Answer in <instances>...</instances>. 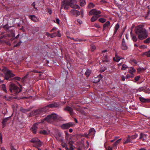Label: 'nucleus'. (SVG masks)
I'll return each mask as SVG.
<instances>
[{
  "label": "nucleus",
  "instance_id": "f257e3e1",
  "mask_svg": "<svg viewBox=\"0 0 150 150\" xmlns=\"http://www.w3.org/2000/svg\"><path fill=\"white\" fill-rule=\"evenodd\" d=\"M135 33L138 36V38L140 40H143L147 37L146 30L142 25H139L136 27L135 29Z\"/></svg>",
  "mask_w": 150,
  "mask_h": 150
},
{
  "label": "nucleus",
  "instance_id": "f03ea898",
  "mask_svg": "<svg viewBox=\"0 0 150 150\" xmlns=\"http://www.w3.org/2000/svg\"><path fill=\"white\" fill-rule=\"evenodd\" d=\"M59 118V116L55 113H53L48 115L43 120H41V123H43L44 120H46L48 122H51L54 120H57Z\"/></svg>",
  "mask_w": 150,
  "mask_h": 150
},
{
  "label": "nucleus",
  "instance_id": "7ed1b4c3",
  "mask_svg": "<svg viewBox=\"0 0 150 150\" xmlns=\"http://www.w3.org/2000/svg\"><path fill=\"white\" fill-rule=\"evenodd\" d=\"M9 90L11 93L14 92L16 94L21 91V90L13 83L11 84L9 86Z\"/></svg>",
  "mask_w": 150,
  "mask_h": 150
},
{
  "label": "nucleus",
  "instance_id": "20e7f679",
  "mask_svg": "<svg viewBox=\"0 0 150 150\" xmlns=\"http://www.w3.org/2000/svg\"><path fill=\"white\" fill-rule=\"evenodd\" d=\"M30 142L35 143L33 146L35 147H40L42 146V143L37 138H34L32 139Z\"/></svg>",
  "mask_w": 150,
  "mask_h": 150
},
{
  "label": "nucleus",
  "instance_id": "39448f33",
  "mask_svg": "<svg viewBox=\"0 0 150 150\" xmlns=\"http://www.w3.org/2000/svg\"><path fill=\"white\" fill-rule=\"evenodd\" d=\"M77 1L76 0H70L69 2V6L72 8L79 9H80V6L79 5L76 4H77Z\"/></svg>",
  "mask_w": 150,
  "mask_h": 150
},
{
  "label": "nucleus",
  "instance_id": "423d86ee",
  "mask_svg": "<svg viewBox=\"0 0 150 150\" xmlns=\"http://www.w3.org/2000/svg\"><path fill=\"white\" fill-rule=\"evenodd\" d=\"M69 6V1L68 0H63L62 3L61 8H64L65 9H67Z\"/></svg>",
  "mask_w": 150,
  "mask_h": 150
},
{
  "label": "nucleus",
  "instance_id": "0eeeda50",
  "mask_svg": "<svg viewBox=\"0 0 150 150\" xmlns=\"http://www.w3.org/2000/svg\"><path fill=\"white\" fill-rule=\"evenodd\" d=\"M101 13V12L100 11H98L96 9H92L89 12L88 15L89 16L92 15H99Z\"/></svg>",
  "mask_w": 150,
  "mask_h": 150
},
{
  "label": "nucleus",
  "instance_id": "6e6552de",
  "mask_svg": "<svg viewBox=\"0 0 150 150\" xmlns=\"http://www.w3.org/2000/svg\"><path fill=\"white\" fill-rule=\"evenodd\" d=\"M74 125V123L72 122H70L68 123L64 124L61 126V128L63 129H67L72 127Z\"/></svg>",
  "mask_w": 150,
  "mask_h": 150
},
{
  "label": "nucleus",
  "instance_id": "1a4fd4ad",
  "mask_svg": "<svg viewBox=\"0 0 150 150\" xmlns=\"http://www.w3.org/2000/svg\"><path fill=\"white\" fill-rule=\"evenodd\" d=\"M15 75L11 73V71L8 70L6 71V74L5 76V79L6 80L9 79L11 77H14Z\"/></svg>",
  "mask_w": 150,
  "mask_h": 150
},
{
  "label": "nucleus",
  "instance_id": "9d476101",
  "mask_svg": "<svg viewBox=\"0 0 150 150\" xmlns=\"http://www.w3.org/2000/svg\"><path fill=\"white\" fill-rule=\"evenodd\" d=\"M61 105L58 103H52L49 104L46 106L47 109L48 108H59Z\"/></svg>",
  "mask_w": 150,
  "mask_h": 150
},
{
  "label": "nucleus",
  "instance_id": "9b49d317",
  "mask_svg": "<svg viewBox=\"0 0 150 150\" xmlns=\"http://www.w3.org/2000/svg\"><path fill=\"white\" fill-rule=\"evenodd\" d=\"M57 29V28L54 27V28L53 29H52L50 32H53V31H54V33H52V34H54V36L55 37L56 36H57L58 37H60L61 36V34L59 33V31L56 32V30Z\"/></svg>",
  "mask_w": 150,
  "mask_h": 150
},
{
  "label": "nucleus",
  "instance_id": "f8f14e48",
  "mask_svg": "<svg viewBox=\"0 0 150 150\" xmlns=\"http://www.w3.org/2000/svg\"><path fill=\"white\" fill-rule=\"evenodd\" d=\"M40 111V114L42 117H43L44 115H43V114H45L46 113L47 111L48 110V109H47L46 107L39 109Z\"/></svg>",
  "mask_w": 150,
  "mask_h": 150
},
{
  "label": "nucleus",
  "instance_id": "ddd939ff",
  "mask_svg": "<svg viewBox=\"0 0 150 150\" xmlns=\"http://www.w3.org/2000/svg\"><path fill=\"white\" fill-rule=\"evenodd\" d=\"M96 131L95 129L93 128H91L89 130L88 134L89 136H92L93 137L95 134Z\"/></svg>",
  "mask_w": 150,
  "mask_h": 150
},
{
  "label": "nucleus",
  "instance_id": "4468645a",
  "mask_svg": "<svg viewBox=\"0 0 150 150\" xmlns=\"http://www.w3.org/2000/svg\"><path fill=\"white\" fill-rule=\"evenodd\" d=\"M38 124V123H36L33 125L32 127L30 129L31 131L34 134H35L37 132L38 127L37 125Z\"/></svg>",
  "mask_w": 150,
  "mask_h": 150
},
{
  "label": "nucleus",
  "instance_id": "2eb2a0df",
  "mask_svg": "<svg viewBox=\"0 0 150 150\" xmlns=\"http://www.w3.org/2000/svg\"><path fill=\"white\" fill-rule=\"evenodd\" d=\"M70 12L72 15L75 16H77L80 14V12L79 11L75 9L71 10Z\"/></svg>",
  "mask_w": 150,
  "mask_h": 150
},
{
  "label": "nucleus",
  "instance_id": "dca6fc26",
  "mask_svg": "<svg viewBox=\"0 0 150 150\" xmlns=\"http://www.w3.org/2000/svg\"><path fill=\"white\" fill-rule=\"evenodd\" d=\"M147 135L146 134L141 133L140 134L139 139L142 140L143 141H146L147 139Z\"/></svg>",
  "mask_w": 150,
  "mask_h": 150
},
{
  "label": "nucleus",
  "instance_id": "f3484780",
  "mask_svg": "<svg viewBox=\"0 0 150 150\" xmlns=\"http://www.w3.org/2000/svg\"><path fill=\"white\" fill-rule=\"evenodd\" d=\"M65 111H68L71 115H72L73 113V110L72 108L69 106H66L64 109Z\"/></svg>",
  "mask_w": 150,
  "mask_h": 150
},
{
  "label": "nucleus",
  "instance_id": "a211bd4d",
  "mask_svg": "<svg viewBox=\"0 0 150 150\" xmlns=\"http://www.w3.org/2000/svg\"><path fill=\"white\" fill-rule=\"evenodd\" d=\"M65 136V138L66 140L67 141L71 140V136L69 135L67 131H65L64 132Z\"/></svg>",
  "mask_w": 150,
  "mask_h": 150
},
{
  "label": "nucleus",
  "instance_id": "6ab92c4d",
  "mask_svg": "<svg viewBox=\"0 0 150 150\" xmlns=\"http://www.w3.org/2000/svg\"><path fill=\"white\" fill-rule=\"evenodd\" d=\"M29 18L34 22H37L39 20V18L35 15H30Z\"/></svg>",
  "mask_w": 150,
  "mask_h": 150
},
{
  "label": "nucleus",
  "instance_id": "aec40b11",
  "mask_svg": "<svg viewBox=\"0 0 150 150\" xmlns=\"http://www.w3.org/2000/svg\"><path fill=\"white\" fill-rule=\"evenodd\" d=\"M140 101L143 103H149L150 102V100L148 99H145L142 97H140L139 98Z\"/></svg>",
  "mask_w": 150,
  "mask_h": 150
},
{
  "label": "nucleus",
  "instance_id": "412c9836",
  "mask_svg": "<svg viewBox=\"0 0 150 150\" xmlns=\"http://www.w3.org/2000/svg\"><path fill=\"white\" fill-rule=\"evenodd\" d=\"M101 16V15L93 16L91 18V22H94L96 21L98 18Z\"/></svg>",
  "mask_w": 150,
  "mask_h": 150
},
{
  "label": "nucleus",
  "instance_id": "4be33fe9",
  "mask_svg": "<svg viewBox=\"0 0 150 150\" xmlns=\"http://www.w3.org/2000/svg\"><path fill=\"white\" fill-rule=\"evenodd\" d=\"M110 23L109 21H108L105 23L103 25V31L106 28H108L110 25Z\"/></svg>",
  "mask_w": 150,
  "mask_h": 150
},
{
  "label": "nucleus",
  "instance_id": "5701e85b",
  "mask_svg": "<svg viewBox=\"0 0 150 150\" xmlns=\"http://www.w3.org/2000/svg\"><path fill=\"white\" fill-rule=\"evenodd\" d=\"M32 113L33 115H36L40 114L39 109L33 111L32 112Z\"/></svg>",
  "mask_w": 150,
  "mask_h": 150
},
{
  "label": "nucleus",
  "instance_id": "b1692460",
  "mask_svg": "<svg viewBox=\"0 0 150 150\" xmlns=\"http://www.w3.org/2000/svg\"><path fill=\"white\" fill-rule=\"evenodd\" d=\"M122 59V58H120V57L118 56L117 54L116 53L115 57H114L113 59L114 61L118 62Z\"/></svg>",
  "mask_w": 150,
  "mask_h": 150
},
{
  "label": "nucleus",
  "instance_id": "393cba45",
  "mask_svg": "<svg viewBox=\"0 0 150 150\" xmlns=\"http://www.w3.org/2000/svg\"><path fill=\"white\" fill-rule=\"evenodd\" d=\"M132 140L131 138V137L128 135L127 138V139L124 142V144L127 143L129 142H132Z\"/></svg>",
  "mask_w": 150,
  "mask_h": 150
},
{
  "label": "nucleus",
  "instance_id": "a878e982",
  "mask_svg": "<svg viewBox=\"0 0 150 150\" xmlns=\"http://www.w3.org/2000/svg\"><path fill=\"white\" fill-rule=\"evenodd\" d=\"M39 30V28L38 27H34L32 29V33L33 34H35Z\"/></svg>",
  "mask_w": 150,
  "mask_h": 150
},
{
  "label": "nucleus",
  "instance_id": "bb28decb",
  "mask_svg": "<svg viewBox=\"0 0 150 150\" xmlns=\"http://www.w3.org/2000/svg\"><path fill=\"white\" fill-rule=\"evenodd\" d=\"M121 48L123 50H126L127 49V47L124 41H122V44L121 46Z\"/></svg>",
  "mask_w": 150,
  "mask_h": 150
},
{
  "label": "nucleus",
  "instance_id": "cd10ccee",
  "mask_svg": "<svg viewBox=\"0 0 150 150\" xmlns=\"http://www.w3.org/2000/svg\"><path fill=\"white\" fill-rule=\"evenodd\" d=\"M79 3L80 6L82 7H83L86 4L85 0H80Z\"/></svg>",
  "mask_w": 150,
  "mask_h": 150
},
{
  "label": "nucleus",
  "instance_id": "c85d7f7f",
  "mask_svg": "<svg viewBox=\"0 0 150 150\" xmlns=\"http://www.w3.org/2000/svg\"><path fill=\"white\" fill-rule=\"evenodd\" d=\"M122 139H120L116 140L115 143L113 144V147H116L117 144L121 141Z\"/></svg>",
  "mask_w": 150,
  "mask_h": 150
},
{
  "label": "nucleus",
  "instance_id": "c756f323",
  "mask_svg": "<svg viewBox=\"0 0 150 150\" xmlns=\"http://www.w3.org/2000/svg\"><path fill=\"white\" fill-rule=\"evenodd\" d=\"M142 55H146L147 57H150V50L148 51L143 53L142 54Z\"/></svg>",
  "mask_w": 150,
  "mask_h": 150
},
{
  "label": "nucleus",
  "instance_id": "7c9ffc66",
  "mask_svg": "<svg viewBox=\"0 0 150 150\" xmlns=\"http://www.w3.org/2000/svg\"><path fill=\"white\" fill-rule=\"evenodd\" d=\"M135 69L133 67H131L128 70V72L131 74H132L133 72H135Z\"/></svg>",
  "mask_w": 150,
  "mask_h": 150
},
{
  "label": "nucleus",
  "instance_id": "2f4dec72",
  "mask_svg": "<svg viewBox=\"0 0 150 150\" xmlns=\"http://www.w3.org/2000/svg\"><path fill=\"white\" fill-rule=\"evenodd\" d=\"M1 89L5 92L6 93H7V91L6 88V86L4 84H3L1 85Z\"/></svg>",
  "mask_w": 150,
  "mask_h": 150
},
{
  "label": "nucleus",
  "instance_id": "473e14b6",
  "mask_svg": "<svg viewBox=\"0 0 150 150\" xmlns=\"http://www.w3.org/2000/svg\"><path fill=\"white\" fill-rule=\"evenodd\" d=\"M91 71L89 69H87L85 73V74L86 76H88L91 74Z\"/></svg>",
  "mask_w": 150,
  "mask_h": 150
},
{
  "label": "nucleus",
  "instance_id": "72a5a7b5",
  "mask_svg": "<svg viewBox=\"0 0 150 150\" xmlns=\"http://www.w3.org/2000/svg\"><path fill=\"white\" fill-rule=\"evenodd\" d=\"M10 118V117L6 118L4 119L3 120L2 123L3 126H5L6 124V123L8 120V119Z\"/></svg>",
  "mask_w": 150,
  "mask_h": 150
},
{
  "label": "nucleus",
  "instance_id": "f704fd0d",
  "mask_svg": "<svg viewBox=\"0 0 150 150\" xmlns=\"http://www.w3.org/2000/svg\"><path fill=\"white\" fill-rule=\"evenodd\" d=\"M119 28V26L118 24L116 25L115 27V30L114 32V34H115L117 31V30Z\"/></svg>",
  "mask_w": 150,
  "mask_h": 150
},
{
  "label": "nucleus",
  "instance_id": "c9c22d12",
  "mask_svg": "<svg viewBox=\"0 0 150 150\" xmlns=\"http://www.w3.org/2000/svg\"><path fill=\"white\" fill-rule=\"evenodd\" d=\"M128 66L125 64H123L122 65L121 68V70H124L128 68Z\"/></svg>",
  "mask_w": 150,
  "mask_h": 150
},
{
  "label": "nucleus",
  "instance_id": "e433bc0d",
  "mask_svg": "<svg viewBox=\"0 0 150 150\" xmlns=\"http://www.w3.org/2000/svg\"><path fill=\"white\" fill-rule=\"evenodd\" d=\"M98 21L100 22L101 23H104L106 21V20L104 18H100L99 19Z\"/></svg>",
  "mask_w": 150,
  "mask_h": 150
},
{
  "label": "nucleus",
  "instance_id": "4c0bfd02",
  "mask_svg": "<svg viewBox=\"0 0 150 150\" xmlns=\"http://www.w3.org/2000/svg\"><path fill=\"white\" fill-rule=\"evenodd\" d=\"M39 132L40 134L44 135H46L47 134V131L45 130H41Z\"/></svg>",
  "mask_w": 150,
  "mask_h": 150
},
{
  "label": "nucleus",
  "instance_id": "58836bf2",
  "mask_svg": "<svg viewBox=\"0 0 150 150\" xmlns=\"http://www.w3.org/2000/svg\"><path fill=\"white\" fill-rule=\"evenodd\" d=\"M46 35L48 37H50L52 38L55 37V36L54 35V34H50L48 32H47L46 33Z\"/></svg>",
  "mask_w": 150,
  "mask_h": 150
},
{
  "label": "nucleus",
  "instance_id": "ea45409f",
  "mask_svg": "<svg viewBox=\"0 0 150 150\" xmlns=\"http://www.w3.org/2000/svg\"><path fill=\"white\" fill-rule=\"evenodd\" d=\"M95 6L94 4L92 3H90L88 5V8H93Z\"/></svg>",
  "mask_w": 150,
  "mask_h": 150
},
{
  "label": "nucleus",
  "instance_id": "a19ab883",
  "mask_svg": "<svg viewBox=\"0 0 150 150\" xmlns=\"http://www.w3.org/2000/svg\"><path fill=\"white\" fill-rule=\"evenodd\" d=\"M146 70V69L143 68H139L137 69V71L138 72L144 71Z\"/></svg>",
  "mask_w": 150,
  "mask_h": 150
},
{
  "label": "nucleus",
  "instance_id": "79ce46f5",
  "mask_svg": "<svg viewBox=\"0 0 150 150\" xmlns=\"http://www.w3.org/2000/svg\"><path fill=\"white\" fill-rule=\"evenodd\" d=\"M68 141V144L70 146H73L72 144H74V142L71 139V140H69Z\"/></svg>",
  "mask_w": 150,
  "mask_h": 150
},
{
  "label": "nucleus",
  "instance_id": "37998d69",
  "mask_svg": "<svg viewBox=\"0 0 150 150\" xmlns=\"http://www.w3.org/2000/svg\"><path fill=\"white\" fill-rule=\"evenodd\" d=\"M138 136V135L137 134H135L130 136L131 140L135 139Z\"/></svg>",
  "mask_w": 150,
  "mask_h": 150
},
{
  "label": "nucleus",
  "instance_id": "c03bdc74",
  "mask_svg": "<svg viewBox=\"0 0 150 150\" xmlns=\"http://www.w3.org/2000/svg\"><path fill=\"white\" fill-rule=\"evenodd\" d=\"M107 68L105 67H101L100 69V72H103Z\"/></svg>",
  "mask_w": 150,
  "mask_h": 150
},
{
  "label": "nucleus",
  "instance_id": "a18cd8bd",
  "mask_svg": "<svg viewBox=\"0 0 150 150\" xmlns=\"http://www.w3.org/2000/svg\"><path fill=\"white\" fill-rule=\"evenodd\" d=\"M74 147V146H71L70 147V149H69L68 147H66V150H73Z\"/></svg>",
  "mask_w": 150,
  "mask_h": 150
},
{
  "label": "nucleus",
  "instance_id": "49530a36",
  "mask_svg": "<svg viewBox=\"0 0 150 150\" xmlns=\"http://www.w3.org/2000/svg\"><path fill=\"white\" fill-rule=\"evenodd\" d=\"M132 39L135 42L137 40L136 36L135 35L132 36Z\"/></svg>",
  "mask_w": 150,
  "mask_h": 150
},
{
  "label": "nucleus",
  "instance_id": "de8ad7c7",
  "mask_svg": "<svg viewBox=\"0 0 150 150\" xmlns=\"http://www.w3.org/2000/svg\"><path fill=\"white\" fill-rule=\"evenodd\" d=\"M71 39L74 40V41H75V42H76V41H81V39H79L78 38H76V39H74L73 38H71Z\"/></svg>",
  "mask_w": 150,
  "mask_h": 150
},
{
  "label": "nucleus",
  "instance_id": "09e8293b",
  "mask_svg": "<svg viewBox=\"0 0 150 150\" xmlns=\"http://www.w3.org/2000/svg\"><path fill=\"white\" fill-rule=\"evenodd\" d=\"M91 46L92 51H93L96 48V47L94 45H91Z\"/></svg>",
  "mask_w": 150,
  "mask_h": 150
},
{
  "label": "nucleus",
  "instance_id": "8fccbe9b",
  "mask_svg": "<svg viewBox=\"0 0 150 150\" xmlns=\"http://www.w3.org/2000/svg\"><path fill=\"white\" fill-rule=\"evenodd\" d=\"M13 79L15 80L20 81L21 78L19 77L16 76L13 78Z\"/></svg>",
  "mask_w": 150,
  "mask_h": 150
},
{
  "label": "nucleus",
  "instance_id": "3c124183",
  "mask_svg": "<svg viewBox=\"0 0 150 150\" xmlns=\"http://www.w3.org/2000/svg\"><path fill=\"white\" fill-rule=\"evenodd\" d=\"M145 92L147 93H150V89L147 88L145 90Z\"/></svg>",
  "mask_w": 150,
  "mask_h": 150
},
{
  "label": "nucleus",
  "instance_id": "603ef678",
  "mask_svg": "<svg viewBox=\"0 0 150 150\" xmlns=\"http://www.w3.org/2000/svg\"><path fill=\"white\" fill-rule=\"evenodd\" d=\"M114 2L115 5H116L117 6H120L119 4L118 3L117 1L115 0Z\"/></svg>",
  "mask_w": 150,
  "mask_h": 150
},
{
  "label": "nucleus",
  "instance_id": "864d4df0",
  "mask_svg": "<svg viewBox=\"0 0 150 150\" xmlns=\"http://www.w3.org/2000/svg\"><path fill=\"white\" fill-rule=\"evenodd\" d=\"M145 89V88L143 87H142L141 88H139V91H142L144 90Z\"/></svg>",
  "mask_w": 150,
  "mask_h": 150
},
{
  "label": "nucleus",
  "instance_id": "5fc2aeb1",
  "mask_svg": "<svg viewBox=\"0 0 150 150\" xmlns=\"http://www.w3.org/2000/svg\"><path fill=\"white\" fill-rule=\"evenodd\" d=\"M83 9H81V13L82 17L83 16Z\"/></svg>",
  "mask_w": 150,
  "mask_h": 150
},
{
  "label": "nucleus",
  "instance_id": "6e6d98bb",
  "mask_svg": "<svg viewBox=\"0 0 150 150\" xmlns=\"http://www.w3.org/2000/svg\"><path fill=\"white\" fill-rule=\"evenodd\" d=\"M56 23L58 24H59L60 20L58 18H56Z\"/></svg>",
  "mask_w": 150,
  "mask_h": 150
},
{
  "label": "nucleus",
  "instance_id": "4d7b16f0",
  "mask_svg": "<svg viewBox=\"0 0 150 150\" xmlns=\"http://www.w3.org/2000/svg\"><path fill=\"white\" fill-rule=\"evenodd\" d=\"M94 25L95 27H96L97 28H100V26L98 24L96 23Z\"/></svg>",
  "mask_w": 150,
  "mask_h": 150
},
{
  "label": "nucleus",
  "instance_id": "13d9d810",
  "mask_svg": "<svg viewBox=\"0 0 150 150\" xmlns=\"http://www.w3.org/2000/svg\"><path fill=\"white\" fill-rule=\"evenodd\" d=\"M139 78H140V76H137L135 78V80L136 81H138L139 80Z\"/></svg>",
  "mask_w": 150,
  "mask_h": 150
},
{
  "label": "nucleus",
  "instance_id": "bf43d9fd",
  "mask_svg": "<svg viewBox=\"0 0 150 150\" xmlns=\"http://www.w3.org/2000/svg\"><path fill=\"white\" fill-rule=\"evenodd\" d=\"M77 21L78 22V23H79L80 24H81V23H82V21L79 19H78L77 20Z\"/></svg>",
  "mask_w": 150,
  "mask_h": 150
},
{
  "label": "nucleus",
  "instance_id": "052dcab7",
  "mask_svg": "<svg viewBox=\"0 0 150 150\" xmlns=\"http://www.w3.org/2000/svg\"><path fill=\"white\" fill-rule=\"evenodd\" d=\"M88 136L89 135L88 134H84L83 135V136L85 137H86V138H88Z\"/></svg>",
  "mask_w": 150,
  "mask_h": 150
},
{
  "label": "nucleus",
  "instance_id": "680f3d73",
  "mask_svg": "<svg viewBox=\"0 0 150 150\" xmlns=\"http://www.w3.org/2000/svg\"><path fill=\"white\" fill-rule=\"evenodd\" d=\"M0 143H2V137L1 135H0Z\"/></svg>",
  "mask_w": 150,
  "mask_h": 150
},
{
  "label": "nucleus",
  "instance_id": "e2e57ef3",
  "mask_svg": "<svg viewBox=\"0 0 150 150\" xmlns=\"http://www.w3.org/2000/svg\"><path fill=\"white\" fill-rule=\"evenodd\" d=\"M10 148L11 150H16V149L12 146H11Z\"/></svg>",
  "mask_w": 150,
  "mask_h": 150
},
{
  "label": "nucleus",
  "instance_id": "0e129e2a",
  "mask_svg": "<svg viewBox=\"0 0 150 150\" xmlns=\"http://www.w3.org/2000/svg\"><path fill=\"white\" fill-rule=\"evenodd\" d=\"M61 145H62V146H63V147H65L66 145V144H65L63 142H62V143Z\"/></svg>",
  "mask_w": 150,
  "mask_h": 150
},
{
  "label": "nucleus",
  "instance_id": "69168bd1",
  "mask_svg": "<svg viewBox=\"0 0 150 150\" xmlns=\"http://www.w3.org/2000/svg\"><path fill=\"white\" fill-rule=\"evenodd\" d=\"M7 98V100H9L10 99H11L13 98L11 96H8Z\"/></svg>",
  "mask_w": 150,
  "mask_h": 150
},
{
  "label": "nucleus",
  "instance_id": "338daca9",
  "mask_svg": "<svg viewBox=\"0 0 150 150\" xmlns=\"http://www.w3.org/2000/svg\"><path fill=\"white\" fill-rule=\"evenodd\" d=\"M125 77L124 76H122V81H125Z\"/></svg>",
  "mask_w": 150,
  "mask_h": 150
},
{
  "label": "nucleus",
  "instance_id": "774afa93",
  "mask_svg": "<svg viewBox=\"0 0 150 150\" xmlns=\"http://www.w3.org/2000/svg\"><path fill=\"white\" fill-rule=\"evenodd\" d=\"M57 134H58V135L57 136L59 137H61L62 135V133H60V132H58Z\"/></svg>",
  "mask_w": 150,
  "mask_h": 150
}]
</instances>
